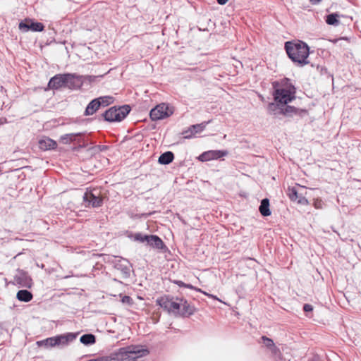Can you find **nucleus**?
<instances>
[{
    "label": "nucleus",
    "instance_id": "1",
    "mask_svg": "<svg viewBox=\"0 0 361 361\" xmlns=\"http://www.w3.org/2000/svg\"><path fill=\"white\" fill-rule=\"evenodd\" d=\"M273 97L276 106L280 109L278 113H296L295 109L288 105L295 99L296 89L290 80L284 78L272 82Z\"/></svg>",
    "mask_w": 361,
    "mask_h": 361
},
{
    "label": "nucleus",
    "instance_id": "2",
    "mask_svg": "<svg viewBox=\"0 0 361 361\" xmlns=\"http://www.w3.org/2000/svg\"><path fill=\"white\" fill-rule=\"evenodd\" d=\"M285 49L288 57L298 66L302 67L310 63V48L305 42L300 40L286 42Z\"/></svg>",
    "mask_w": 361,
    "mask_h": 361
},
{
    "label": "nucleus",
    "instance_id": "3",
    "mask_svg": "<svg viewBox=\"0 0 361 361\" xmlns=\"http://www.w3.org/2000/svg\"><path fill=\"white\" fill-rule=\"evenodd\" d=\"M148 351L147 350L141 348L140 346L130 345L119 348L113 352L109 358L110 360L124 361L128 359H137L146 355Z\"/></svg>",
    "mask_w": 361,
    "mask_h": 361
},
{
    "label": "nucleus",
    "instance_id": "4",
    "mask_svg": "<svg viewBox=\"0 0 361 361\" xmlns=\"http://www.w3.org/2000/svg\"><path fill=\"white\" fill-rule=\"evenodd\" d=\"M18 28L23 32H42L44 29V25L42 23L35 22L33 19L27 18L19 23Z\"/></svg>",
    "mask_w": 361,
    "mask_h": 361
},
{
    "label": "nucleus",
    "instance_id": "5",
    "mask_svg": "<svg viewBox=\"0 0 361 361\" xmlns=\"http://www.w3.org/2000/svg\"><path fill=\"white\" fill-rule=\"evenodd\" d=\"M157 304L169 312L178 314L180 311V299L176 300L162 297L157 300Z\"/></svg>",
    "mask_w": 361,
    "mask_h": 361
},
{
    "label": "nucleus",
    "instance_id": "6",
    "mask_svg": "<svg viewBox=\"0 0 361 361\" xmlns=\"http://www.w3.org/2000/svg\"><path fill=\"white\" fill-rule=\"evenodd\" d=\"M83 200L87 204V206L93 207H99L102 204V199L100 197L99 192L96 189L87 190L84 194Z\"/></svg>",
    "mask_w": 361,
    "mask_h": 361
},
{
    "label": "nucleus",
    "instance_id": "7",
    "mask_svg": "<svg viewBox=\"0 0 361 361\" xmlns=\"http://www.w3.org/2000/svg\"><path fill=\"white\" fill-rule=\"evenodd\" d=\"M66 87L71 90H78L83 84L82 77L75 73H66Z\"/></svg>",
    "mask_w": 361,
    "mask_h": 361
},
{
    "label": "nucleus",
    "instance_id": "8",
    "mask_svg": "<svg viewBox=\"0 0 361 361\" xmlns=\"http://www.w3.org/2000/svg\"><path fill=\"white\" fill-rule=\"evenodd\" d=\"M227 154L228 152L226 150H209L201 154L198 159L201 161H207L219 159Z\"/></svg>",
    "mask_w": 361,
    "mask_h": 361
},
{
    "label": "nucleus",
    "instance_id": "9",
    "mask_svg": "<svg viewBox=\"0 0 361 361\" xmlns=\"http://www.w3.org/2000/svg\"><path fill=\"white\" fill-rule=\"evenodd\" d=\"M66 73L57 74L52 77L48 83V87L51 90H59L66 87Z\"/></svg>",
    "mask_w": 361,
    "mask_h": 361
},
{
    "label": "nucleus",
    "instance_id": "10",
    "mask_svg": "<svg viewBox=\"0 0 361 361\" xmlns=\"http://www.w3.org/2000/svg\"><path fill=\"white\" fill-rule=\"evenodd\" d=\"M209 123L210 121H207L199 124L191 126L190 128H188V130L183 133L184 138L190 139L195 134L202 132L206 128V126Z\"/></svg>",
    "mask_w": 361,
    "mask_h": 361
},
{
    "label": "nucleus",
    "instance_id": "11",
    "mask_svg": "<svg viewBox=\"0 0 361 361\" xmlns=\"http://www.w3.org/2000/svg\"><path fill=\"white\" fill-rule=\"evenodd\" d=\"M76 338V335L72 333L54 336L56 346H64L68 345Z\"/></svg>",
    "mask_w": 361,
    "mask_h": 361
},
{
    "label": "nucleus",
    "instance_id": "12",
    "mask_svg": "<svg viewBox=\"0 0 361 361\" xmlns=\"http://www.w3.org/2000/svg\"><path fill=\"white\" fill-rule=\"evenodd\" d=\"M175 108L169 103H161L150 109L149 113H174Z\"/></svg>",
    "mask_w": 361,
    "mask_h": 361
},
{
    "label": "nucleus",
    "instance_id": "13",
    "mask_svg": "<svg viewBox=\"0 0 361 361\" xmlns=\"http://www.w3.org/2000/svg\"><path fill=\"white\" fill-rule=\"evenodd\" d=\"M195 312V307L191 306L188 301L180 299V311L179 314L188 317Z\"/></svg>",
    "mask_w": 361,
    "mask_h": 361
},
{
    "label": "nucleus",
    "instance_id": "14",
    "mask_svg": "<svg viewBox=\"0 0 361 361\" xmlns=\"http://www.w3.org/2000/svg\"><path fill=\"white\" fill-rule=\"evenodd\" d=\"M128 114H100L99 121H105L109 123H119L124 120Z\"/></svg>",
    "mask_w": 361,
    "mask_h": 361
},
{
    "label": "nucleus",
    "instance_id": "15",
    "mask_svg": "<svg viewBox=\"0 0 361 361\" xmlns=\"http://www.w3.org/2000/svg\"><path fill=\"white\" fill-rule=\"evenodd\" d=\"M38 144L39 147L43 150L54 149L56 147V142L49 137H44L39 140Z\"/></svg>",
    "mask_w": 361,
    "mask_h": 361
},
{
    "label": "nucleus",
    "instance_id": "16",
    "mask_svg": "<svg viewBox=\"0 0 361 361\" xmlns=\"http://www.w3.org/2000/svg\"><path fill=\"white\" fill-rule=\"evenodd\" d=\"M148 239L146 243L149 246L156 249H162L164 247V243L160 238L154 235H149Z\"/></svg>",
    "mask_w": 361,
    "mask_h": 361
},
{
    "label": "nucleus",
    "instance_id": "17",
    "mask_svg": "<svg viewBox=\"0 0 361 361\" xmlns=\"http://www.w3.org/2000/svg\"><path fill=\"white\" fill-rule=\"evenodd\" d=\"M131 107L128 104L116 105L106 109L104 113H130Z\"/></svg>",
    "mask_w": 361,
    "mask_h": 361
},
{
    "label": "nucleus",
    "instance_id": "18",
    "mask_svg": "<svg viewBox=\"0 0 361 361\" xmlns=\"http://www.w3.org/2000/svg\"><path fill=\"white\" fill-rule=\"evenodd\" d=\"M16 281L20 286L26 288H30L32 285V279L25 274L16 276Z\"/></svg>",
    "mask_w": 361,
    "mask_h": 361
},
{
    "label": "nucleus",
    "instance_id": "19",
    "mask_svg": "<svg viewBox=\"0 0 361 361\" xmlns=\"http://www.w3.org/2000/svg\"><path fill=\"white\" fill-rule=\"evenodd\" d=\"M16 298L18 300L21 302H30L32 299L33 295L30 291L27 290H20L18 291L16 294Z\"/></svg>",
    "mask_w": 361,
    "mask_h": 361
},
{
    "label": "nucleus",
    "instance_id": "20",
    "mask_svg": "<svg viewBox=\"0 0 361 361\" xmlns=\"http://www.w3.org/2000/svg\"><path fill=\"white\" fill-rule=\"evenodd\" d=\"M173 159V154L169 151L161 154V156L159 157L158 162L161 164L166 165L172 162Z\"/></svg>",
    "mask_w": 361,
    "mask_h": 361
},
{
    "label": "nucleus",
    "instance_id": "21",
    "mask_svg": "<svg viewBox=\"0 0 361 361\" xmlns=\"http://www.w3.org/2000/svg\"><path fill=\"white\" fill-rule=\"evenodd\" d=\"M259 209L261 214L264 216H268L271 215V212L269 209V201L268 199L265 198L262 200Z\"/></svg>",
    "mask_w": 361,
    "mask_h": 361
},
{
    "label": "nucleus",
    "instance_id": "22",
    "mask_svg": "<svg viewBox=\"0 0 361 361\" xmlns=\"http://www.w3.org/2000/svg\"><path fill=\"white\" fill-rule=\"evenodd\" d=\"M99 101L95 98L92 99L87 106L84 113H94L100 109Z\"/></svg>",
    "mask_w": 361,
    "mask_h": 361
},
{
    "label": "nucleus",
    "instance_id": "23",
    "mask_svg": "<svg viewBox=\"0 0 361 361\" xmlns=\"http://www.w3.org/2000/svg\"><path fill=\"white\" fill-rule=\"evenodd\" d=\"M97 99L99 101L100 107H106L111 104L114 101V98L111 96H103Z\"/></svg>",
    "mask_w": 361,
    "mask_h": 361
},
{
    "label": "nucleus",
    "instance_id": "24",
    "mask_svg": "<svg viewBox=\"0 0 361 361\" xmlns=\"http://www.w3.org/2000/svg\"><path fill=\"white\" fill-rule=\"evenodd\" d=\"M339 15L334 13L326 16V23L331 25H338L339 24L338 20Z\"/></svg>",
    "mask_w": 361,
    "mask_h": 361
},
{
    "label": "nucleus",
    "instance_id": "25",
    "mask_svg": "<svg viewBox=\"0 0 361 361\" xmlns=\"http://www.w3.org/2000/svg\"><path fill=\"white\" fill-rule=\"evenodd\" d=\"M80 341L85 345H91L95 343V337L92 334H85L80 337Z\"/></svg>",
    "mask_w": 361,
    "mask_h": 361
},
{
    "label": "nucleus",
    "instance_id": "26",
    "mask_svg": "<svg viewBox=\"0 0 361 361\" xmlns=\"http://www.w3.org/2000/svg\"><path fill=\"white\" fill-rule=\"evenodd\" d=\"M288 191V196L292 201H297L301 195L295 187L289 188Z\"/></svg>",
    "mask_w": 361,
    "mask_h": 361
},
{
    "label": "nucleus",
    "instance_id": "27",
    "mask_svg": "<svg viewBox=\"0 0 361 361\" xmlns=\"http://www.w3.org/2000/svg\"><path fill=\"white\" fill-rule=\"evenodd\" d=\"M269 350H270L271 353L274 356L276 357V360H277V359L281 360V353L280 352V350L275 345L273 347H271V348H269Z\"/></svg>",
    "mask_w": 361,
    "mask_h": 361
},
{
    "label": "nucleus",
    "instance_id": "28",
    "mask_svg": "<svg viewBox=\"0 0 361 361\" xmlns=\"http://www.w3.org/2000/svg\"><path fill=\"white\" fill-rule=\"evenodd\" d=\"M149 235H143L140 233H135L134 235V240L136 241H139L141 243H144L147 241V239H148Z\"/></svg>",
    "mask_w": 361,
    "mask_h": 361
},
{
    "label": "nucleus",
    "instance_id": "29",
    "mask_svg": "<svg viewBox=\"0 0 361 361\" xmlns=\"http://www.w3.org/2000/svg\"><path fill=\"white\" fill-rule=\"evenodd\" d=\"M78 134H73V133H70V134H66V135H63L61 137V140L64 142V143H68V142L73 140V139L76 136L78 135Z\"/></svg>",
    "mask_w": 361,
    "mask_h": 361
},
{
    "label": "nucleus",
    "instance_id": "30",
    "mask_svg": "<svg viewBox=\"0 0 361 361\" xmlns=\"http://www.w3.org/2000/svg\"><path fill=\"white\" fill-rule=\"evenodd\" d=\"M152 121L162 120L169 117L170 114H149Z\"/></svg>",
    "mask_w": 361,
    "mask_h": 361
},
{
    "label": "nucleus",
    "instance_id": "31",
    "mask_svg": "<svg viewBox=\"0 0 361 361\" xmlns=\"http://www.w3.org/2000/svg\"><path fill=\"white\" fill-rule=\"evenodd\" d=\"M262 338L263 340V343L269 349L275 345L274 341L271 339H270L266 336H263Z\"/></svg>",
    "mask_w": 361,
    "mask_h": 361
},
{
    "label": "nucleus",
    "instance_id": "32",
    "mask_svg": "<svg viewBox=\"0 0 361 361\" xmlns=\"http://www.w3.org/2000/svg\"><path fill=\"white\" fill-rule=\"evenodd\" d=\"M297 202L300 204L307 205L309 204V202L305 197L302 196V195L299 197V198L297 200Z\"/></svg>",
    "mask_w": 361,
    "mask_h": 361
},
{
    "label": "nucleus",
    "instance_id": "33",
    "mask_svg": "<svg viewBox=\"0 0 361 361\" xmlns=\"http://www.w3.org/2000/svg\"><path fill=\"white\" fill-rule=\"evenodd\" d=\"M46 342L48 343L49 347H56L54 336L47 338Z\"/></svg>",
    "mask_w": 361,
    "mask_h": 361
},
{
    "label": "nucleus",
    "instance_id": "34",
    "mask_svg": "<svg viewBox=\"0 0 361 361\" xmlns=\"http://www.w3.org/2000/svg\"><path fill=\"white\" fill-rule=\"evenodd\" d=\"M314 206L316 209H322L323 207V202L321 200H314Z\"/></svg>",
    "mask_w": 361,
    "mask_h": 361
},
{
    "label": "nucleus",
    "instance_id": "35",
    "mask_svg": "<svg viewBox=\"0 0 361 361\" xmlns=\"http://www.w3.org/2000/svg\"><path fill=\"white\" fill-rule=\"evenodd\" d=\"M37 345L38 346H44L49 348L48 343L46 342V339L37 341Z\"/></svg>",
    "mask_w": 361,
    "mask_h": 361
},
{
    "label": "nucleus",
    "instance_id": "36",
    "mask_svg": "<svg viewBox=\"0 0 361 361\" xmlns=\"http://www.w3.org/2000/svg\"><path fill=\"white\" fill-rule=\"evenodd\" d=\"M303 310L305 312H311L313 310V307L311 305L305 304L303 307Z\"/></svg>",
    "mask_w": 361,
    "mask_h": 361
},
{
    "label": "nucleus",
    "instance_id": "37",
    "mask_svg": "<svg viewBox=\"0 0 361 361\" xmlns=\"http://www.w3.org/2000/svg\"><path fill=\"white\" fill-rule=\"evenodd\" d=\"M122 302L123 303H130L131 298L129 296L125 295L122 298Z\"/></svg>",
    "mask_w": 361,
    "mask_h": 361
},
{
    "label": "nucleus",
    "instance_id": "38",
    "mask_svg": "<svg viewBox=\"0 0 361 361\" xmlns=\"http://www.w3.org/2000/svg\"><path fill=\"white\" fill-rule=\"evenodd\" d=\"M202 293L203 294H204V295H207V296H208V297H209V298H213V299H214V300H219V301L221 302V300H219L216 296H215V295H214L209 294V293H206V292H204V291H203V290H202Z\"/></svg>",
    "mask_w": 361,
    "mask_h": 361
},
{
    "label": "nucleus",
    "instance_id": "39",
    "mask_svg": "<svg viewBox=\"0 0 361 361\" xmlns=\"http://www.w3.org/2000/svg\"><path fill=\"white\" fill-rule=\"evenodd\" d=\"M185 288H190V289H194L197 291H199V292H202V290L200 288H195L193 286L190 285V284H186L185 285Z\"/></svg>",
    "mask_w": 361,
    "mask_h": 361
},
{
    "label": "nucleus",
    "instance_id": "40",
    "mask_svg": "<svg viewBox=\"0 0 361 361\" xmlns=\"http://www.w3.org/2000/svg\"><path fill=\"white\" fill-rule=\"evenodd\" d=\"M322 0H310V2L312 4V5H317L318 4H319Z\"/></svg>",
    "mask_w": 361,
    "mask_h": 361
},
{
    "label": "nucleus",
    "instance_id": "41",
    "mask_svg": "<svg viewBox=\"0 0 361 361\" xmlns=\"http://www.w3.org/2000/svg\"><path fill=\"white\" fill-rule=\"evenodd\" d=\"M228 0H216L217 3L220 5H225Z\"/></svg>",
    "mask_w": 361,
    "mask_h": 361
},
{
    "label": "nucleus",
    "instance_id": "42",
    "mask_svg": "<svg viewBox=\"0 0 361 361\" xmlns=\"http://www.w3.org/2000/svg\"><path fill=\"white\" fill-rule=\"evenodd\" d=\"M176 283L179 286H183V287H185V285H186L185 283H183V281H177Z\"/></svg>",
    "mask_w": 361,
    "mask_h": 361
},
{
    "label": "nucleus",
    "instance_id": "43",
    "mask_svg": "<svg viewBox=\"0 0 361 361\" xmlns=\"http://www.w3.org/2000/svg\"><path fill=\"white\" fill-rule=\"evenodd\" d=\"M275 105H276V103H275V104H269V108H270L271 109H272V111H274V109H272V106H274Z\"/></svg>",
    "mask_w": 361,
    "mask_h": 361
},
{
    "label": "nucleus",
    "instance_id": "44",
    "mask_svg": "<svg viewBox=\"0 0 361 361\" xmlns=\"http://www.w3.org/2000/svg\"><path fill=\"white\" fill-rule=\"evenodd\" d=\"M128 361H136V359H128Z\"/></svg>",
    "mask_w": 361,
    "mask_h": 361
},
{
    "label": "nucleus",
    "instance_id": "45",
    "mask_svg": "<svg viewBox=\"0 0 361 361\" xmlns=\"http://www.w3.org/2000/svg\"><path fill=\"white\" fill-rule=\"evenodd\" d=\"M124 270H125V272H127L128 271V269L127 267H125Z\"/></svg>",
    "mask_w": 361,
    "mask_h": 361
},
{
    "label": "nucleus",
    "instance_id": "46",
    "mask_svg": "<svg viewBox=\"0 0 361 361\" xmlns=\"http://www.w3.org/2000/svg\"><path fill=\"white\" fill-rule=\"evenodd\" d=\"M4 123V122L2 121L1 118H0V125Z\"/></svg>",
    "mask_w": 361,
    "mask_h": 361
}]
</instances>
